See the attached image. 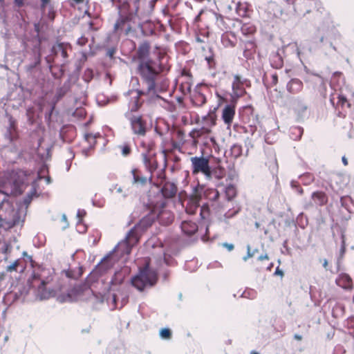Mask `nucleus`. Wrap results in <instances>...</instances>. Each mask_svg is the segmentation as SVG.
Wrapping results in <instances>:
<instances>
[{
	"instance_id": "1",
	"label": "nucleus",
	"mask_w": 354,
	"mask_h": 354,
	"mask_svg": "<svg viewBox=\"0 0 354 354\" xmlns=\"http://www.w3.org/2000/svg\"><path fill=\"white\" fill-rule=\"evenodd\" d=\"M138 73L140 75L142 83L146 86V91L137 90L131 93H136L133 97V104L131 106V111H137L140 104L139 98L141 95L147 94L154 95L157 93L156 82L160 75V70L158 68L157 64L153 60L140 62L138 66Z\"/></svg>"
},
{
	"instance_id": "2",
	"label": "nucleus",
	"mask_w": 354,
	"mask_h": 354,
	"mask_svg": "<svg viewBox=\"0 0 354 354\" xmlns=\"http://www.w3.org/2000/svg\"><path fill=\"white\" fill-rule=\"evenodd\" d=\"M144 231L142 223H138L127 234L125 239L119 242L113 249V252L119 257L130 254L131 247L136 243L140 234Z\"/></svg>"
},
{
	"instance_id": "3",
	"label": "nucleus",
	"mask_w": 354,
	"mask_h": 354,
	"mask_svg": "<svg viewBox=\"0 0 354 354\" xmlns=\"http://www.w3.org/2000/svg\"><path fill=\"white\" fill-rule=\"evenodd\" d=\"M157 281V271L147 263L138 273L131 279V283L139 291L153 286Z\"/></svg>"
},
{
	"instance_id": "4",
	"label": "nucleus",
	"mask_w": 354,
	"mask_h": 354,
	"mask_svg": "<svg viewBox=\"0 0 354 354\" xmlns=\"http://www.w3.org/2000/svg\"><path fill=\"white\" fill-rule=\"evenodd\" d=\"M133 104L132 101L129 104L131 112L125 113V118L129 121L132 133L138 137H142L146 135L147 131V122L143 119L142 115H133L131 106Z\"/></svg>"
},
{
	"instance_id": "5",
	"label": "nucleus",
	"mask_w": 354,
	"mask_h": 354,
	"mask_svg": "<svg viewBox=\"0 0 354 354\" xmlns=\"http://www.w3.org/2000/svg\"><path fill=\"white\" fill-rule=\"evenodd\" d=\"M192 170L194 174H203L207 180H211L212 173L209 164V159L204 156H194L190 158Z\"/></svg>"
},
{
	"instance_id": "6",
	"label": "nucleus",
	"mask_w": 354,
	"mask_h": 354,
	"mask_svg": "<svg viewBox=\"0 0 354 354\" xmlns=\"http://www.w3.org/2000/svg\"><path fill=\"white\" fill-rule=\"evenodd\" d=\"M292 106L298 120H304L307 117L308 106L303 99L299 97L295 98Z\"/></svg>"
},
{
	"instance_id": "7",
	"label": "nucleus",
	"mask_w": 354,
	"mask_h": 354,
	"mask_svg": "<svg viewBox=\"0 0 354 354\" xmlns=\"http://www.w3.org/2000/svg\"><path fill=\"white\" fill-rule=\"evenodd\" d=\"M7 185L10 186V190L0 192V194H5L6 196H8L9 194L17 196L21 194L25 188L24 179H21L20 178L17 179L15 178L14 176L11 178Z\"/></svg>"
},
{
	"instance_id": "8",
	"label": "nucleus",
	"mask_w": 354,
	"mask_h": 354,
	"mask_svg": "<svg viewBox=\"0 0 354 354\" xmlns=\"http://www.w3.org/2000/svg\"><path fill=\"white\" fill-rule=\"evenodd\" d=\"M142 162L149 174L152 175L153 172L158 168V160L155 153L148 151L142 153Z\"/></svg>"
},
{
	"instance_id": "9",
	"label": "nucleus",
	"mask_w": 354,
	"mask_h": 354,
	"mask_svg": "<svg viewBox=\"0 0 354 354\" xmlns=\"http://www.w3.org/2000/svg\"><path fill=\"white\" fill-rule=\"evenodd\" d=\"M118 259V257L113 251H111L98 263L97 269L102 272H105L111 268Z\"/></svg>"
},
{
	"instance_id": "10",
	"label": "nucleus",
	"mask_w": 354,
	"mask_h": 354,
	"mask_svg": "<svg viewBox=\"0 0 354 354\" xmlns=\"http://www.w3.org/2000/svg\"><path fill=\"white\" fill-rule=\"evenodd\" d=\"M131 174L133 176L132 183L136 186H144L147 184V181L151 182L152 175L149 174L144 176L142 172L137 169L131 170Z\"/></svg>"
},
{
	"instance_id": "11",
	"label": "nucleus",
	"mask_w": 354,
	"mask_h": 354,
	"mask_svg": "<svg viewBox=\"0 0 354 354\" xmlns=\"http://www.w3.org/2000/svg\"><path fill=\"white\" fill-rule=\"evenodd\" d=\"M161 193L165 198H172L176 196L178 192V187L175 183L166 181L161 189Z\"/></svg>"
},
{
	"instance_id": "12",
	"label": "nucleus",
	"mask_w": 354,
	"mask_h": 354,
	"mask_svg": "<svg viewBox=\"0 0 354 354\" xmlns=\"http://www.w3.org/2000/svg\"><path fill=\"white\" fill-rule=\"evenodd\" d=\"M150 45L149 42L144 41L138 47V57L140 62L151 60L148 58L149 54Z\"/></svg>"
},
{
	"instance_id": "13",
	"label": "nucleus",
	"mask_w": 354,
	"mask_h": 354,
	"mask_svg": "<svg viewBox=\"0 0 354 354\" xmlns=\"http://www.w3.org/2000/svg\"><path fill=\"white\" fill-rule=\"evenodd\" d=\"M287 91L290 93H297L303 88L302 82L297 78L292 79L289 81L286 86Z\"/></svg>"
},
{
	"instance_id": "14",
	"label": "nucleus",
	"mask_w": 354,
	"mask_h": 354,
	"mask_svg": "<svg viewBox=\"0 0 354 354\" xmlns=\"http://www.w3.org/2000/svg\"><path fill=\"white\" fill-rule=\"evenodd\" d=\"M45 285V282L42 281L37 289V296L40 300L48 299L54 295V291L53 290H47Z\"/></svg>"
},
{
	"instance_id": "15",
	"label": "nucleus",
	"mask_w": 354,
	"mask_h": 354,
	"mask_svg": "<svg viewBox=\"0 0 354 354\" xmlns=\"http://www.w3.org/2000/svg\"><path fill=\"white\" fill-rule=\"evenodd\" d=\"M245 82H246V80H242L239 75H236L234 76L232 89L235 95H241L244 93L242 86Z\"/></svg>"
},
{
	"instance_id": "16",
	"label": "nucleus",
	"mask_w": 354,
	"mask_h": 354,
	"mask_svg": "<svg viewBox=\"0 0 354 354\" xmlns=\"http://www.w3.org/2000/svg\"><path fill=\"white\" fill-rule=\"evenodd\" d=\"M235 114L234 108L230 105L224 107L222 113V118L227 124H231Z\"/></svg>"
},
{
	"instance_id": "17",
	"label": "nucleus",
	"mask_w": 354,
	"mask_h": 354,
	"mask_svg": "<svg viewBox=\"0 0 354 354\" xmlns=\"http://www.w3.org/2000/svg\"><path fill=\"white\" fill-rule=\"evenodd\" d=\"M312 201L315 205H324L328 201L326 194L322 192H315L311 196Z\"/></svg>"
},
{
	"instance_id": "18",
	"label": "nucleus",
	"mask_w": 354,
	"mask_h": 354,
	"mask_svg": "<svg viewBox=\"0 0 354 354\" xmlns=\"http://www.w3.org/2000/svg\"><path fill=\"white\" fill-rule=\"evenodd\" d=\"M336 283L337 286L344 288V289H350L351 288V279L346 274H341L336 279Z\"/></svg>"
},
{
	"instance_id": "19",
	"label": "nucleus",
	"mask_w": 354,
	"mask_h": 354,
	"mask_svg": "<svg viewBox=\"0 0 354 354\" xmlns=\"http://www.w3.org/2000/svg\"><path fill=\"white\" fill-rule=\"evenodd\" d=\"M266 164L268 165L271 173L274 174L278 171V165L276 156L273 151L268 152V158Z\"/></svg>"
},
{
	"instance_id": "20",
	"label": "nucleus",
	"mask_w": 354,
	"mask_h": 354,
	"mask_svg": "<svg viewBox=\"0 0 354 354\" xmlns=\"http://www.w3.org/2000/svg\"><path fill=\"white\" fill-rule=\"evenodd\" d=\"M180 228L187 235L194 234L198 229L196 223H181Z\"/></svg>"
},
{
	"instance_id": "21",
	"label": "nucleus",
	"mask_w": 354,
	"mask_h": 354,
	"mask_svg": "<svg viewBox=\"0 0 354 354\" xmlns=\"http://www.w3.org/2000/svg\"><path fill=\"white\" fill-rule=\"evenodd\" d=\"M41 54L39 50H35V60L33 62L26 66V71L28 73H32V71L40 64Z\"/></svg>"
},
{
	"instance_id": "22",
	"label": "nucleus",
	"mask_w": 354,
	"mask_h": 354,
	"mask_svg": "<svg viewBox=\"0 0 354 354\" xmlns=\"http://www.w3.org/2000/svg\"><path fill=\"white\" fill-rule=\"evenodd\" d=\"M192 103L197 106H201L206 102V97L200 92H196L192 97Z\"/></svg>"
},
{
	"instance_id": "23",
	"label": "nucleus",
	"mask_w": 354,
	"mask_h": 354,
	"mask_svg": "<svg viewBox=\"0 0 354 354\" xmlns=\"http://www.w3.org/2000/svg\"><path fill=\"white\" fill-rule=\"evenodd\" d=\"M126 24H127L126 19H124L122 17V13L121 12H119V17L117 19V21H115L114 26H113L114 31L118 32L120 30H122L124 28V25Z\"/></svg>"
},
{
	"instance_id": "24",
	"label": "nucleus",
	"mask_w": 354,
	"mask_h": 354,
	"mask_svg": "<svg viewBox=\"0 0 354 354\" xmlns=\"http://www.w3.org/2000/svg\"><path fill=\"white\" fill-rule=\"evenodd\" d=\"M34 197H37V190L35 187L32 185L30 191L27 194L26 196L24 199V205L27 207Z\"/></svg>"
},
{
	"instance_id": "25",
	"label": "nucleus",
	"mask_w": 354,
	"mask_h": 354,
	"mask_svg": "<svg viewBox=\"0 0 354 354\" xmlns=\"http://www.w3.org/2000/svg\"><path fill=\"white\" fill-rule=\"evenodd\" d=\"M34 197H37V190L35 187L32 185L30 191L27 194L26 196L24 199V205L27 207Z\"/></svg>"
},
{
	"instance_id": "26",
	"label": "nucleus",
	"mask_w": 354,
	"mask_h": 354,
	"mask_svg": "<svg viewBox=\"0 0 354 354\" xmlns=\"http://www.w3.org/2000/svg\"><path fill=\"white\" fill-rule=\"evenodd\" d=\"M290 131V137L295 140L300 139L304 132V129L299 127H293Z\"/></svg>"
},
{
	"instance_id": "27",
	"label": "nucleus",
	"mask_w": 354,
	"mask_h": 354,
	"mask_svg": "<svg viewBox=\"0 0 354 354\" xmlns=\"http://www.w3.org/2000/svg\"><path fill=\"white\" fill-rule=\"evenodd\" d=\"M225 194L227 201L232 200L236 194L235 187L232 185L227 186L225 189Z\"/></svg>"
},
{
	"instance_id": "28",
	"label": "nucleus",
	"mask_w": 354,
	"mask_h": 354,
	"mask_svg": "<svg viewBox=\"0 0 354 354\" xmlns=\"http://www.w3.org/2000/svg\"><path fill=\"white\" fill-rule=\"evenodd\" d=\"M128 270H125L124 273L122 271L116 272L115 273L114 277L113 278L111 282L113 284H120L122 282L125 274L127 273Z\"/></svg>"
},
{
	"instance_id": "29",
	"label": "nucleus",
	"mask_w": 354,
	"mask_h": 354,
	"mask_svg": "<svg viewBox=\"0 0 354 354\" xmlns=\"http://www.w3.org/2000/svg\"><path fill=\"white\" fill-rule=\"evenodd\" d=\"M237 14L242 17L247 16L248 7L245 3H238L236 8Z\"/></svg>"
},
{
	"instance_id": "30",
	"label": "nucleus",
	"mask_w": 354,
	"mask_h": 354,
	"mask_svg": "<svg viewBox=\"0 0 354 354\" xmlns=\"http://www.w3.org/2000/svg\"><path fill=\"white\" fill-rule=\"evenodd\" d=\"M159 336L162 339L169 340L171 337V332L168 328H163L160 330Z\"/></svg>"
},
{
	"instance_id": "31",
	"label": "nucleus",
	"mask_w": 354,
	"mask_h": 354,
	"mask_svg": "<svg viewBox=\"0 0 354 354\" xmlns=\"http://www.w3.org/2000/svg\"><path fill=\"white\" fill-rule=\"evenodd\" d=\"M284 1L287 3V5L289 6L290 8L291 7V9L288 10V14L289 15H298L299 14L297 10H296V8L295 7V0H284Z\"/></svg>"
},
{
	"instance_id": "32",
	"label": "nucleus",
	"mask_w": 354,
	"mask_h": 354,
	"mask_svg": "<svg viewBox=\"0 0 354 354\" xmlns=\"http://www.w3.org/2000/svg\"><path fill=\"white\" fill-rule=\"evenodd\" d=\"M232 154L237 158L240 156L242 153V147L239 145H234L231 148Z\"/></svg>"
},
{
	"instance_id": "33",
	"label": "nucleus",
	"mask_w": 354,
	"mask_h": 354,
	"mask_svg": "<svg viewBox=\"0 0 354 354\" xmlns=\"http://www.w3.org/2000/svg\"><path fill=\"white\" fill-rule=\"evenodd\" d=\"M60 52L61 55L63 58L66 59L68 57L67 52L66 49L64 48L63 44H59L55 48V53H58Z\"/></svg>"
},
{
	"instance_id": "34",
	"label": "nucleus",
	"mask_w": 354,
	"mask_h": 354,
	"mask_svg": "<svg viewBox=\"0 0 354 354\" xmlns=\"http://www.w3.org/2000/svg\"><path fill=\"white\" fill-rule=\"evenodd\" d=\"M15 131L13 124L12 123L10 124V127L7 130V132L5 133L6 139L10 142L12 140V133Z\"/></svg>"
},
{
	"instance_id": "35",
	"label": "nucleus",
	"mask_w": 354,
	"mask_h": 354,
	"mask_svg": "<svg viewBox=\"0 0 354 354\" xmlns=\"http://www.w3.org/2000/svg\"><path fill=\"white\" fill-rule=\"evenodd\" d=\"M219 197V192L216 189H211L208 193V198L209 200L216 201Z\"/></svg>"
},
{
	"instance_id": "36",
	"label": "nucleus",
	"mask_w": 354,
	"mask_h": 354,
	"mask_svg": "<svg viewBox=\"0 0 354 354\" xmlns=\"http://www.w3.org/2000/svg\"><path fill=\"white\" fill-rule=\"evenodd\" d=\"M137 10H138V7H136V13L135 14H133L132 12H129L127 14H123L122 13V17L124 19H126V22L127 23H129V22L134 23V19H135V17H136V15Z\"/></svg>"
},
{
	"instance_id": "37",
	"label": "nucleus",
	"mask_w": 354,
	"mask_h": 354,
	"mask_svg": "<svg viewBox=\"0 0 354 354\" xmlns=\"http://www.w3.org/2000/svg\"><path fill=\"white\" fill-rule=\"evenodd\" d=\"M85 140L89 143L91 147H93L95 144V136L92 133H86L84 135Z\"/></svg>"
},
{
	"instance_id": "38",
	"label": "nucleus",
	"mask_w": 354,
	"mask_h": 354,
	"mask_svg": "<svg viewBox=\"0 0 354 354\" xmlns=\"http://www.w3.org/2000/svg\"><path fill=\"white\" fill-rule=\"evenodd\" d=\"M300 178L301 181L306 185L309 184L310 182L313 180V176L310 174H304L301 176Z\"/></svg>"
},
{
	"instance_id": "39",
	"label": "nucleus",
	"mask_w": 354,
	"mask_h": 354,
	"mask_svg": "<svg viewBox=\"0 0 354 354\" xmlns=\"http://www.w3.org/2000/svg\"><path fill=\"white\" fill-rule=\"evenodd\" d=\"M93 205L97 207H102L105 204V199L104 198H102L100 199H96L93 198L92 200Z\"/></svg>"
},
{
	"instance_id": "40",
	"label": "nucleus",
	"mask_w": 354,
	"mask_h": 354,
	"mask_svg": "<svg viewBox=\"0 0 354 354\" xmlns=\"http://www.w3.org/2000/svg\"><path fill=\"white\" fill-rule=\"evenodd\" d=\"M93 76V72L91 69H86L84 72V78L86 82H88L91 80Z\"/></svg>"
},
{
	"instance_id": "41",
	"label": "nucleus",
	"mask_w": 354,
	"mask_h": 354,
	"mask_svg": "<svg viewBox=\"0 0 354 354\" xmlns=\"http://www.w3.org/2000/svg\"><path fill=\"white\" fill-rule=\"evenodd\" d=\"M120 148L122 149V155L124 157L129 156L131 153V148L129 145H124L120 146Z\"/></svg>"
},
{
	"instance_id": "42",
	"label": "nucleus",
	"mask_w": 354,
	"mask_h": 354,
	"mask_svg": "<svg viewBox=\"0 0 354 354\" xmlns=\"http://www.w3.org/2000/svg\"><path fill=\"white\" fill-rule=\"evenodd\" d=\"M198 202H199V200H198V197L192 196L191 198H189L188 199L187 205L198 207V206H199Z\"/></svg>"
},
{
	"instance_id": "43",
	"label": "nucleus",
	"mask_w": 354,
	"mask_h": 354,
	"mask_svg": "<svg viewBox=\"0 0 354 354\" xmlns=\"http://www.w3.org/2000/svg\"><path fill=\"white\" fill-rule=\"evenodd\" d=\"M86 212L84 209H79L77 211L76 218L79 220V221H82V219L85 217Z\"/></svg>"
},
{
	"instance_id": "44",
	"label": "nucleus",
	"mask_w": 354,
	"mask_h": 354,
	"mask_svg": "<svg viewBox=\"0 0 354 354\" xmlns=\"http://www.w3.org/2000/svg\"><path fill=\"white\" fill-rule=\"evenodd\" d=\"M19 264V260H16L14 262H12L10 265L8 266L6 268L7 272H12L16 270V268Z\"/></svg>"
},
{
	"instance_id": "45",
	"label": "nucleus",
	"mask_w": 354,
	"mask_h": 354,
	"mask_svg": "<svg viewBox=\"0 0 354 354\" xmlns=\"http://www.w3.org/2000/svg\"><path fill=\"white\" fill-rule=\"evenodd\" d=\"M1 250L3 253L7 254L8 252H9V251L10 250V244H8L6 242H3V243H1Z\"/></svg>"
},
{
	"instance_id": "46",
	"label": "nucleus",
	"mask_w": 354,
	"mask_h": 354,
	"mask_svg": "<svg viewBox=\"0 0 354 354\" xmlns=\"http://www.w3.org/2000/svg\"><path fill=\"white\" fill-rule=\"evenodd\" d=\"M86 227L84 223H77L76 228L79 232H84L86 230Z\"/></svg>"
},
{
	"instance_id": "47",
	"label": "nucleus",
	"mask_w": 354,
	"mask_h": 354,
	"mask_svg": "<svg viewBox=\"0 0 354 354\" xmlns=\"http://www.w3.org/2000/svg\"><path fill=\"white\" fill-rule=\"evenodd\" d=\"M254 255V252H250V246L249 245H247V254L246 256L243 257V260L246 261L249 258L252 257Z\"/></svg>"
},
{
	"instance_id": "48",
	"label": "nucleus",
	"mask_w": 354,
	"mask_h": 354,
	"mask_svg": "<svg viewBox=\"0 0 354 354\" xmlns=\"http://www.w3.org/2000/svg\"><path fill=\"white\" fill-rule=\"evenodd\" d=\"M338 103L342 106H344L345 104H347L349 106V104L347 103V99L344 95H339L338 97Z\"/></svg>"
},
{
	"instance_id": "49",
	"label": "nucleus",
	"mask_w": 354,
	"mask_h": 354,
	"mask_svg": "<svg viewBox=\"0 0 354 354\" xmlns=\"http://www.w3.org/2000/svg\"><path fill=\"white\" fill-rule=\"evenodd\" d=\"M15 5L18 8H21L25 4V0H13Z\"/></svg>"
},
{
	"instance_id": "50",
	"label": "nucleus",
	"mask_w": 354,
	"mask_h": 354,
	"mask_svg": "<svg viewBox=\"0 0 354 354\" xmlns=\"http://www.w3.org/2000/svg\"><path fill=\"white\" fill-rule=\"evenodd\" d=\"M237 213H238V210H233V211H232V212H230H230H227V213L225 214V218H226L227 219H230V218H232V216H233L234 214H237Z\"/></svg>"
},
{
	"instance_id": "51",
	"label": "nucleus",
	"mask_w": 354,
	"mask_h": 354,
	"mask_svg": "<svg viewBox=\"0 0 354 354\" xmlns=\"http://www.w3.org/2000/svg\"><path fill=\"white\" fill-rule=\"evenodd\" d=\"M204 120H205L208 123H209L210 126H213L215 124V121L214 118L212 117H205Z\"/></svg>"
},
{
	"instance_id": "52",
	"label": "nucleus",
	"mask_w": 354,
	"mask_h": 354,
	"mask_svg": "<svg viewBox=\"0 0 354 354\" xmlns=\"http://www.w3.org/2000/svg\"><path fill=\"white\" fill-rule=\"evenodd\" d=\"M115 53V50L114 48H110L107 50L106 55L109 56L110 58H113Z\"/></svg>"
},
{
	"instance_id": "53",
	"label": "nucleus",
	"mask_w": 354,
	"mask_h": 354,
	"mask_svg": "<svg viewBox=\"0 0 354 354\" xmlns=\"http://www.w3.org/2000/svg\"><path fill=\"white\" fill-rule=\"evenodd\" d=\"M224 247H225L229 251H231L234 248L233 244L225 243L223 244Z\"/></svg>"
},
{
	"instance_id": "54",
	"label": "nucleus",
	"mask_w": 354,
	"mask_h": 354,
	"mask_svg": "<svg viewBox=\"0 0 354 354\" xmlns=\"http://www.w3.org/2000/svg\"><path fill=\"white\" fill-rule=\"evenodd\" d=\"M50 0H41V8L44 9L47 4H48Z\"/></svg>"
},
{
	"instance_id": "55",
	"label": "nucleus",
	"mask_w": 354,
	"mask_h": 354,
	"mask_svg": "<svg viewBox=\"0 0 354 354\" xmlns=\"http://www.w3.org/2000/svg\"><path fill=\"white\" fill-rule=\"evenodd\" d=\"M272 80L274 84H276L278 82V76L276 73L272 75Z\"/></svg>"
},
{
	"instance_id": "56",
	"label": "nucleus",
	"mask_w": 354,
	"mask_h": 354,
	"mask_svg": "<svg viewBox=\"0 0 354 354\" xmlns=\"http://www.w3.org/2000/svg\"><path fill=\"white\" fill-rule=\"evenodd\" d=\"M54 108H55L54 106H53L51 107L50 110L49 111V112L46 113V119L50 120Z\"/></svg>"
},
{
	"instance_id": "57",
	"label": "nucleus",
	"mask_w": 354,
	"mask_h": 354,
	"mask_svg": "<svg viewBox=\"0 0 354 354\" xmlns=\"http://www.w3.org/2000/svg\"><path fill=\"white\" fill-rule=\"evenodd\" d=\"M76 298H73L71 295L69 293L68 294V295L66 296V298L64 299L65 301H73V300H75Z\"/></svg>"
},
{
	"instance_id": "58",
	"label": "nucleus",
	"mask_w": 354,
	"mask_h": 354,
	"mask_svg": "<svg viewBox=\"0 0 354 354\" xmlns=\"http://www.w3.org/2000/svg\"><path fill=\"white\" fill-rule=\"evenodd\" d=\"M274 274L280 275L282 277L283 275V272L282 270H279V268H277L274 272Z\"/></svg>"
},
{
	"instance_id": "59",
	"label": "nucleus",
	"mask_w": 354,
	"mask_h": 354,
	"mask_svg": "<svg viewBox=\"0 0 354 354\" xmlns=\"http://www.w3.org/2000/svg\"><path fill=\"white\" fill-rule=\"evenodd\" d=\"M268 259V257L266 254H263V255H261L258 257V259L259 261H263V260Z\"/></svg>"
},
{
	"instance_id": "60",
	"label": "nucleus",
	"mask_w": 354,
	"mask_h": 354,
	"mask_svg": "<svg viewBox=\"0 0 354 354\" xmlns=\"http://www.w3.org/2000/svg\"><path fill=\"white\" fill-rule=\"evenodd\" d=\"M294 338H295V339H297V340L300 341V340H301V339H302V336H301V335H299V334H295V335H294Z\"/></svg>"
},
{
	"instance_id": "61",
	"label": "nucleus",
	"mask_w": 354,
	"mask_h": 354,
	"mask_svg": "<svg viewBox=\"0 0 354 354\" xmlns=\"http://www.w3.org/2000/svg\"><path fill=\"white\" fill-rule=\"evenodd\" d=\"M196 41L198 43H204L205 42V41L198 36H197L196 37Z\"/></svg>"
},
{
	"instance_id": "62",
	"label": "nucleus",
	"mask_w": 354,
	"mask_h": 354,
	"mask_svg": "<svg viewBox=\"0 0 354 354\" xmlns=\"http://www.w3.org/2000/svg\"><path fill=\"white\" fill-rule=\"evenodd\" d=\"M344 251H345V245H344V241H342V248L340 250L341 254H343L344 253Z\"/></svg>"
},
{
	"instance_id": "63",
	"label": "nucleus",
	"mask_w": 354,
	"mask_h": 354,
	"mask_svg": "<svg viewBox=\"0 0 354 354\" xmlns=\"http://www.w3.org/2000/svg\"><path fill=\"white\" fill-rule=\"evenodd\" d=\"M62 221H67V216L65 214H62Z\"/></svg>"
},
{
	"instance_id": "64",
	"label": "nucleus",
	"mask_w": 354,
	"mask_h": 354,
	"mask_svg": "<svg viewBox=\"0 0 354 354\" xmlns=\"http://www.w3.org/2000/svg\"><path fill=\"white\" fill-rule=\"evenodd\" d=\"M45 180H46L47 184H50L51 183V180H50V178L49 176L46 177L45 178Z\"/></svg>"
}]
</instances>
